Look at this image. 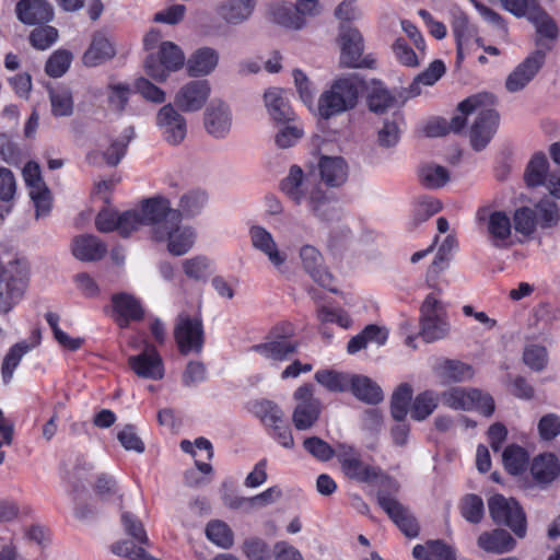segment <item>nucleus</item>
<instances>
[{
  "label": "nucleus",
  "mask_w": 560,
  "mask_h": 560,
  "mask_svg": "<svg viewBox=\"0 0 560 560\" xmlns=\"http://www.w3.org/2000/svg\"><path fill=\"white\" fill-rule=\"evenodd\" d=\"M364 89L365 82L357 73L336 77L320 94L317 105L318 114L320 117L329 119L353 109Z\"/></svg>",
  "instance_id": "obj_1"
},
{
  "label": "nucleus",
  "mask_w": 560,
  "mask_h": 560,
  "mask_svg": "<svg viewBox=\"0 0 560 560\" xmlns=\"http://www.w3.org/2000/svg\"><path fill=\"white\" fill-rule=\"evenodd\" d=\"M26 288V261L13 250L0 249V313L11 312L22 301Z\"/></svg>",
  "instance_id": "obj_2"
},
{
  "label": "nucleus",
  "mask_w": 560,
  "mask_h": 560,
  "mask_svg": "<svg viewBox=\"0 0 560 560\" xmlns=\"http://www.w3.org/2000/svg\"><path fill=\"white\" fill-rule=\"evenodd\" d=\"M494 103L492 94L482 92L467 97L458 105V110L464 114H477L469 130L470 144L476 151L488 145L499 126V114L492 108Z\"/></svg>",
  "instance_id": "obj_3"
},
{
  "label": "nucleus",
  "mask_w": 560,
  "mask_h": 560,
  "mask_svg": "<svg viewBox=\"0 0 560 560\" xmlns=\"http://www.w3.org/2000/svg\"><path fill=\"white\" fill-rule=\"evenodd\" d=\"M161 33L152 30L144 37V47L151 51L144 61V69L149 77L158 82H165L172 72L179 70L185 65V56L182 49L172 42H161Z\"/></svg>",
  "instance_id": "obj_4"
},
{
  "label": "nucleus",
  "mask_w": 560,
  "mask_h": 560,
  "mask_svg": "<svg viewBox=\"0 0 560 560\" xmlns=\"http://www.w3.org/2000/svg\"><path fill=\"white\" fill-rule=\"evenodd\" d=\"M196 238V230L182 223L179 213L171 208L167 200V210L158 219L152 240L165 244L170 254L183 256L194 247Z\"/></svg>",
  "instance_id": "obj_5"
},
{
  "label": "nucleus",
  "mask_w": 560,
  "mask_h": 560,
  "mask_svg": "<svg viewBox=\"0 0 560 560\" xmlns=\"http://www.w3.org/2000/svg\"><path fill=\"white\" fill-rule=\"evenodd\" d=\"M167 210V199L163 197H153L141 202L139 208L119 213L118 233L121 236H129L131 233L142 228H149L150 236H153V230L158 219Z\"/></svg>",
  "instance_id": "obj_6"
},
{
  "label": "nucleus",
  "mask_w": 560,
  "mask_h": 560,
  "mask_svg": "<svg viewBox=\"0 0 560 560\" xmlns=\"http://www.w3.org/2000/svg\"><path fill=\"white\" fill-rule=\"evenodd\" d=\"M399 488L395 479L384 477L382 489H378L376 494L377 503L406 536L416 537L419 534V525L409 510L397 500Z\"/></svg>",
  "instance_id": "obj_7"
},
{
  "label": "nucleus",
  "mask_w": 560,
  "mask_h": 560,
  "mask_svg": "<svg viewBox=\"0 0 560 560\" xmlns=\"http://www.w3.org/2000/svg\"><path fill=\"white\" fill-rule=\"evenodd\" d=\"M420 336L425 342H434L448 336L451 326L443 303L434 293L427 295L420 308Z\"/></svg>",
  "instance_id": "obj_8"
},
{
  "label": "nucleus",
  "mask_w": 560,
  "mask_h": 560,
  "mask_svg": "<svg viewBox=\"0 0 560 560\" xmlns=\"http://www.w3.org/2000/svg\"><path fill=\"white\" fill-rule=\"evenodd\" d=\"M442 404L454 410H477L489 417L494 411L493 398L477 388L451 387L441 393Z\"/></svg>",
  "instance_id": "obj_9"
},
{
  "label": "nucleus",
  "mask_w": 560,
  "mask_h": 560,
  "mask_svg": "<svg viewBox=\"0 0 560 560\" xmlns=\"http://www.w3.org/2000/svg\"><path fill=\"white\" fill-rule=\"evenodd\" d=\"M281 190L294 205L315 209V175L311 171L304 173L299 165H292L281 182Z\"/></svg>",
  "instance_id": "obj_10"
},
{
  "label": "nucleus",
  "mask_w": 560,
  "mask_h": 560,
  "mask_svg": "<svg viewBox=\"0 0 560 560\" xmlns=\"http://www.w3.org/2000/svg\"><path fill=\"white\" fill-rule=\"evenodd\" d=\"M560 212L556 202L545 199L538 202L535 209L527 207L517 209L514 213V229L524 235H530L540 224L542 228H550L559 221Z\"/></svg>",
  "instance_id": "obj_11"
},
{
  "label": "nucleus",
  "mask_w": 560,
  "mask_h": 560,
  "mask_svg": "<svg viewBox=\"0 0 560 560\" xmlns=\"http://www.w3.org/2000/svg\"><path fill=\"white\" fill-rule=\"evenodd\" d=\"M488 508L494 523L509 526L520 538L525 537L526 517L517 501L502 494H494L489 499Z\"/></svg>",
  "instance_id": "obj_12"
},
{
  "label": "nucleus",
  "mask_w": 560,
  "mask_h": 560,
  "mask_svg": "<svg viewBox=\"0 0 560 560\" xmlns=\"http://www.w3.org/2000/svg\"><path fill=\"white\" fill-rule=\"evenodd\" d=\"M338 43L340 46L339 65L341 68L359 69L370 68L372 65L366 58H363V37L361 33L348 25L339 26Z\"/></svg>",
  "instance_id": "obj_13"
},
{
  "label": "nucleus",
  "mask_w": 560,
  "mask_h": 560,
  "mask_svg": "<svg viewBox=\"0 0 560 560\" xmlns=\"http://www.w3.org/2000/svg\"><path fill=\"white\" fill-rule=\"evenodd\" d=\"M174 337L182 354L200 353L205 342L201 318L186 313L179 314L174 329Z\"/></svg>",
  "instance_id": "obj_14"
},
{
  "label": "nucleus",
  "mask_w": 560,
  "mask_h": 560,
  "mask_svg": "<svg viewBox=\"0 0 560 560\" xmlns=\"http://www.w3.org/2000/svg\"><path fill=\"white\" fill-rule=\"evenodd\" d=\"M337 457L342 472L349 479L365 483L377 482L378 489H382V479L388 477L380 468L365 464L360 454L351 447L342 448Z\"/></svg>",
  "instance_id": "obj_15"
},
{
  "label": "nucleus",
  "mask_w": 560,
  "mask_h": 560,
  "mask_svg": "<svg viewBox=\"0 0 560 560\" xmlns=\"http://www.w3.org/2000/svg\"><path fill=\"white\" fill-rule=\"evenodd\" d=\"M23 177L36 210V218L47 215L51 208V196L42 177L39 165L33 161L26 163L23 167Z\"/></svg>",
  "instance_id": "obj_16"
},
{
  "label": "nucleus",
  "mask_w": 560,
  "mask_h": 560,
  "mask_svg": "<svg viewBox=\"0 0 560 560\" xmlns=\"http://www.w3.org/2000/svg\"><path fill=\"white\" fill-rule=\"evenodd\" d=\"M156 126L171 145L180 144L187 136L186 118L172 105H163L156 114Z\"/></svg>",
  "instance_id": "obj_17"
},
{
  "label": "nucleus",
  "mask_w": 560,
  "mask_h": 560,
  "mask_svg": "<svg viewBox=\"0 0 560 560\" xmlns=\"http://www.w3.org/2000/svg\"><path fill=\"white\" fill-rule=\"evenodd\" d=\"M295 407L292 422L296 430L311 429L315 423V387L311 383L299 386L293 393Z\"/></svg>",
  "instance_id": "obj_18"
},
{
  "label": "nucleus",
  "mask_w": 560,
  "mask_h": 560,
  "mask_svg": "<svg viewBox=\"0 0 560 560\" xmlns=\"http://www.w3.org/2000/svg\"><path fill=\"white\" fill-rule=\"evenodd\" d=\"M315 8V0H299L292 2H273L270 5V14L273 22L290 28H301L307 13Z\"/></svg>",
  "instance_id": "obj_19"
},
{
  "label": "nucleus",
  "mask_w": 560,
  "mask_h": 560,
  "mask_svg": "<svg viewBox=\"0 0 560 560\" xmlns=\"http://www.w3.org/2000/svg\"><path fill=\"white\" fill-rule=\"evenodd\" d=\"M548 161L541 153L535 154L529 161L524 174L525 182L530 187L544 185L550 195L560 198V171L547 174Z\"/></svg>",
  "instance_id": "obj_20"
},
{
  "label": "nucleus",
  "mask_w": 560,
  "mask_h": 560,
  "mask_svg": "<svg viewBox=\"0 0 560 560\" xmlns=\"http://www.w3.org/2000/svg\"><path fill=\"white\" fill-rule=\"evenodd\" d=\"M232 122L230 106L221 100H212L205 112L206 131L215 139H224L231 131Z\"/></svg>",
  "instance_id": "obj_21"
},
{
  "label": "nucleus",
  "mask_w": 560,
  "mask_h": 560,
  "mask_svg": "<svg viewBox=\"0 0 560 560\" xmlns=\"http://www.w3.org/2000/svg\"><path fill=\"white\" fill-rule=\"evenodd\" d=\"M546 60V54L541 49L532 52L513 72L509 74L505 81V88L509 92H518L523 90L538 73Z\"/></svg>",
  "instance_id": "obj_22"
},
{
  "label": "nucleus",
  "mask_w": 560,
  "mask_h": 560,
  "mask_svg": "<svg viewBox=\"0 0 560 560\" xmlns=\"http://www.w3.org/2000/svg\"><path fill=\"white\" fill-rule=\"evenodd\" d=\"M128 363L140 377L158 381L164 376L163 360L154 346L148 342L141 353L129 357Z\"/></svg>",
  "instance_id": "obj_23"
},
{
  "label": "nucleus",
  "mask_w": 560,
  "mask_h": 560,
  "mask_svg": "<svg viewBox=\"0 0 560 560\" xmlns=\"http://www.w3.org/2000/svg\"><path fill=\"white\" fill-rule=\"evenodd\" d=\"M210 92L211 88L207 80L190 81L178 90L174 102L183 112H198L206 104Z\"/></svg>",
  "instance_id": "obj_24"
},
{
  "label": "nucleus",
  "mask_w": 560,
  "mask_h": 560,
  "mask_svg": "<svg viewBox=\"0 0 560 560\" xmlns=\"http://www.w3.org/2000/svg\"><path fill=\"white\" fill-rule=\"evenodd\" d=\"M248 233L252 246L264 254L275 268L280 269L287 262V253L279 248L272 234L266 228L252 225Z\"/></svg>",
  "instance_id": "obj_25"
},
{
  "label": "nucleus",
  "mask_w": 560,
  "mask_h": 560,
  "mask_svg": "<svg viewBox=\"0 0 560 560\" xmlns=\"http://www.w3.org/2000/svg\"><path fill=\"white\" fill-rule=\"evenodd\" d=\"M477 219L483 222L492 244L497 247L506 245L511 236L512 225L508 214L503 211H490L487 208L480 209Z\"/></svg>",
  "instance_id": "obj_26"
},
{
  "label": "nucleus",
  "mask_w": 560,
  "mask_h": 560,
  "mask_svg": "<svg viewBox=\"0 0 560 560\" xmlns=\"http://www.w3.org/2000/svg\"><path fill=\"white\" fill-rule=\"evenodd\" d=\"M317 168L320 183L328 188H339L348 179V165L341 156L322 155Z\"/></svg>",
  "instance_id": "obj_27"
},
{
  "label": "nucleus",
  "mask_w": 560,
  "mask_h": 560,
  "mask_svg": "<svg viewBox=\"0 0 560 560\" xmlns=\"http://www.w3.org/2000/svg\"><path fill=\"white\" fill-rule=\"evenodd\" d=\"M265 106L275 124L292 121L295 113L292 110L288 93L281 88H269L264 94Z\"/></svg>",
  "instance_id": "obj_28"
},
{
  "label": "nucleus",
  "mask_w": 560,
  "mask_h": 560,
  "mask_svg": "<svg viewBox=\"0 0 560 560\" xmlns=\"http://www.w3.org/2000/svg\"><path fill=\"white\" fill-rule=\"evenodd\" d=\"M40 342L39 331H34L30 338V341H21L10 348L2 362V378L5 384L10 383L13 373L20 364L22 358L36 348Z\"/></svg>",
  "instance_id": "obj_29"
},
{
  "label": "nucleus",
  "mask_w": 560,
  "mask_h": 560,
  "mask_svg": "<svg viewBox=\"0 0 560 560\" xmlns=\"http://www.w3.org/2000/svg\"><path fill=\"white\" fill-rule=\"evenodd\" d=\"M298 347L294 341L279 338L255 345L252 349L262 358L279 363L290 360L298 352Z\"/></svg>",
  "instance_id": "obj_30"
},
{
  "label": "nucleus",
  "mask_w": 560,
  "mask_h": 560,
  "mask_svg": "<svg viewBox=\"0 0 560 560\" xmlns=\"http://www.w3.org/2000/svg\"><path fill=\"white\" fill-rule=\"evenodd\" d=\"M16 14L24 24H37L52 19V9L45 0H20L16 4Z\"/></svg>",
  "instance_id": "obj_31"
},
{
  "label": "nucleus",
  "mask_w": 560,
  "mask_h": 560,
  "mask_svg": "<svg viewBox=\"0 0 560 560\" xmlns=\"http://www.w3.org/2000/svg\"><path fill=\"white\" fill-rule=\"evenodd\" d=\"M478 546L486 552L501 555L512 551L515 539L505 529L497 528L482 533L477 540Z\"/></svg>",
  "instance_id": "obj_32"
},
{
  "label": "nucleus",
  "mask_w": 560,
  "mask_h": 560,
  "mask_svg": "<svg viewBox=\"0 0 560 560\" xmlns=\"http://www.w3.org/2000/svg\"><path fill=\"white\" fill-rule=\"evenodd\" d=\"M116 54L114 43L102 33H97L83 55V63L88 67H96L112 59Z\"/></svg>",
  "instance_id": "obj_33"
},
{
  "label": "nucleus",
  "mask_w": 560,
  "mask_h": 560,
  "mask_svg": "<svg viewBox=\"0 0 560 560\" xmlns=\"http://www.w3.org/2000/svg\"><path fill=\"white\" fill-rule=\"evenodd\" d=\"M106 250V245L94 235H80L72 242V254L81 261L100 260Z\"/></svg>",
  "instance_id": "obj_34"
},
{
  "label": "nucleus",
  "mask_w": 560,
  "mask_h": 560,
  "mask_svg": "<svg viewBox=\"0 0 560 560\" xmlns=\"http://www.w3.org/2000/svg\"><path fill=\"white\" fill-rule=\"evenodd\" d=\"M219 62V54L211 47L197 49L187 60V70L191 77L211 73Z\"/></svg>",
  "instance_id": "obj_35"
},
{
  "label": "nucleus",
  "mask_w": 560,
  "mask_h": 560,
  "mask_svg": "<svg viewBox=\"0 0 560 560\" xmlns=\"http://www.w3.org/2000/svg\"><path fill=\"white\" fill-rule=\"evenodd\" d=\"M255 0H226L218 8V14L229 24L237 25L249 19Z\"/></svg>",
  "instance_id": "obj_36"
},
{
  "label": "nucleus",
  "mask_w": 560,
  "mask_h": 560,
  "mask_svg": "<svg viewBox=\"0 0 560 560\" xmlns=\"http://www.w3.org/2000/svg\"><path fill=\"white\" fill-rule=\"evenodd\" d=\"M114 311L117 314V322L121 327L130 320H138L143 316V310L138 300L129 294H117L113 296Z\"/></svg>",
  "instance_id": "obj_37"
},
{
  "label": "nucleus",
  "mask_w": 560,
  "mask_h": 560,
  "mask_svg": "<svg viewBox=\"0 0 560 560\" xmlns=\"http://www.w3.org/2000/svg\"><path fill=\"white\" fill-rule=\"evenodd\" d=\"M277 131L273 140L279 149H289L294 147L304 136L303 124L294 117L292 121H280L276 124Z\"/></svg>",
  "instance_id": "obj_38"
},
{
  "label": "nucleus",
  "mask_w": 560,
  "mask_h": 560,
  "mask_svg": "<svg viewBox=\"0 0 560 560\" xmlns=\"http://www.w3.org/2000/svg\"><path fill=\"white\" fill-rule=\"evenodd\" d=\"M349 389L360 400L376 405L384 398L381 387L371 378L363 375H352Z\"/></svg>",
  "instance_id": "obj_39"
},
{
  "label": "nucleus",
  "mask_w": 560,
  "mask_h": 560,
  "mask_svg": "<svg viewBox=\"0 0 560 560\" xmlns=\"http://www.w3.org/2000/svg\"><path fill=\"white\" fill-rule=\"evenodd\" d=\"M530 471L538 483H550L560 471L558 459L552 454L539 455L533 460Z\"/></svg>",
  "instance_id": "obj_40"
},
{
  "label": "nucleus",
  "mask_w": 560,
  "mask_h": 560,
  "mask_svg": "<svg viewBox=\"0 0 560 560\" xmlns=\"http://www.w3.org/2000/svg\"><path fill=\"white\" fill-rule=\"evenodd\" d=\"M436 374L443 383H459L474 376L472 368L457 360H445L436 368Z\"/></svg>",
  "instance_id": "obj_41"
},
{
  "label": "nucleus",
  "mask_w": 560,
  "mask_h": 560,
  "mask_svg": "<svg viewBox=\"0 0 560 560\" xmlns=\"http://www.w3.org/2000/svg\"><path fill=\"white\" fill-rule=\"evenodd\" d=\"M387 340V331L376 325H368L360 334L352 337L347 346V351L354 354L365 349L369 342H375L382 346Z\"/></svg>",
  "instance_id": "obj_42"
},
{
  "label": "nucleus",
  "mask_w": 560,
  "mask_h": 560,
  "mask_svg": "<svg viewBox=\"0 0 560 560\" xmlns=\"http://www.w3.org/2000/svg\"><path fill=\"white\" fill-rule=\"evenodd\" d=\"M445 73V65L441 60H434L421 73H419L412 83L406 90L407 97H416L421 94V85H433Z\"/></svg>",
  "instance_id": "obj_43"
},
{
  "label": "nucleus",
  "mask_w": 560,
  "mask_h": 560,
  "mask_svg": "<svg viewBox=\"0 0 560 560\" xmlns=\"http://www.w3.org/2000/svg\"><path fill=\"white\" fill-rule=\"evenodd\" d=\"M207 201L208 195L205 190L191 189L180 197L178 210L176 211L179 213L180 219L182 215L186 218H194L202 211Z\"/></svg>",
  "instance_id": "obj_44"
},
{
  "label": "nucleus",
  "mask_w": 560,
  "mask_h": 560,
  "mask_svg": "<svg viewBox=\"0 0 560 560\" xmlns=\"http://www.w3.org/2000/svg\"><path fill=\"white\" fill-rule=\"evenodd\" d=\"M412 387L408 383L400 384L393 393L390 412L393 418L401 422L405 420L412 398Z\"/></svg>",
  "instance_id": "obj_45"
},
{
  "label": "nucleus",
  "mask_w": 560,
  "mask_h": 560,
  "mask_svg": "<svg viewBox=\"0 0 560 560\" xmlns=\"http://www.w3.org/2000/svg\"><path fill=\"white\" fill-rule=\"evenodd\" d=\"M419 180L428 189H439L450 180V174L444 166L425 164L419 168Z\"/></svg>",
  "instance_id": "obj_46"
},
{
  "label": "nucleus",
  "mask_w": 560,
  "mask_h": 560,
  "mask_svg": "<svg viewBox=\"0 0 560 560\" xmlns=\"http://www.w3.org/2000/svg\"><path fill=\"white\" fill-rule=\"evenodd\" d=\"M51 113L56 117L70 116L73 113V98L71 91L66 86L49 90Z\"/></svg>",
  "instance_id": "obj_47"
},
{
  "label": "nucleus",
  "mask_w": 560,
  "mask_h": 560,
  "mask_svg": "<svg viewBox=\"0 0 560 560\" xmlns=\"http://www.w3.org/2000/svg\"><path fill=\"white\" fill-rule=\"evenodd\" d=\"M135 131L132 127L124 129L120 137L109 144V147L102 153L103 160L110 166H116L126 153L129 142L132 140Z\"/></svg>",
  "instance_id": "obj_48"
},
{
  "label": "nucleus",
  "mask_w": 560,
  "mask_h": 560,
  "mask_svg": "<svg viewBox=\"0 0 560 560\" xmlns=\"http://www.w3.org/2000/svg\"><path fill=\"white\" fill-rule=\"evenodd\" d=\"M438 407V395L432 390H425L416 396L410 407L411 418L422 421L433 413Z\"/></svg>",
  "instance_id": "obj_49"
},
{
  "label": "nucleus",
  "mask_w": 560,
  "mask_h": 560,
  "mask_svg": "<svg viewBox=\"0 0 560 560\" xmlns=\"http://www.w3.org/2000/svg\"><path fill=\"white\" fill-rule=\"evenodd\" d=\"M452 28L457 46H460L462 42L470 43L474 38L478 46H482L481 38L477 37V28L469 23L465 13L458 12L454 15Z\"/></svg>",
  "instance_id": "obj_50"
},
{
  "label": "nucleus",
  "mask_w": 560,
  "mask_h": 560,
  "mask_svg": "<svg viewBox=\"0 0 560 560\" xmlns=\"http://www.w3.org/2000/svg\"><path fill=\"white\" fill-rule=\"evenodd\" d=\"M502 459L510 474L518 475L527 467L528 454L518 445H509L502 454Z\"/></svg>",
  "instance_id": "obj_51"
},
{
  "label": "nucleus",
  "mask_w": 560,
  "mask_h": 560,
  "mask_svg": "<svg viewBox=\"0 0 560 560\" xmlns=\"http://www.w3.org/2000/svg\"><path fill=\"white\" fill-rule=\"evenodd\" d=\"M207 538L220 548L232 547L234 537L229 525L222 521H211L206 527Z\"/></svg>",
  "instance_id": "obj_52"
},
{
  "label": "nucleus",
  "mask_w": 560,
  "mask_h": 560,
  "mask_svg": "<svg viewBox=\"0 0 560 560\" xmlns=\"http://www.w3.org/2000/svg\"><path fill=\"white\" fill-rule=\"evenodd\" d=\"M527 20L532 22L536 28V32L550 40H555L558 37V26L555 20L540 7L536 9Z\"/></svg>",
  "instance_id": "obj_53"
},
{
  "label": "nucleus",
  "mask_w": 560,
  "mask_h": 560,
  "mask_svg": "<svg viewBox=\"0 0 560 560\" xmlns=\"http://www.w3.org/2000/svg\"><path fill=\"white\" fill-rule=\"evenodd\" d=\"M351 376L350 374L325 370L317 373V383L330 392L341 393L349 389Z\"/></svg>",
  "instance_id": "obj_54"
},
{
  "label": "nucleus",
  "mask_w": 560,
  "mask_h": 560,
  "mask_svg": "<svg viewBox=\"0 0 560 560\" xmlns=\"http://www.w3.org/2000/svg\"><path fill=\"white\" fill-rule=\"evenodd\" d=\"M254 412L268 429L284 419L283 410L276 402L270 400L257 402L254 407Z\"/></svg>",
  "instance_id": "obj_55"
},
{
  "label": "nucleus",
  "mask_w": 560,
  "mask_h": 560,
  "mask_svg": "<svg viewBox=\"0 0 560 560\" xmlns=\"http://www.w3.org/2000/svg\"><path fill=\"white\" fill-rule=\"evenodd\" d=\"M72 61V55L68 50L55 51L46 62V73L51 78H60L69 69Z\"/></svg>",
  "instance_id": "obj_56"
},
{
  "label": "nucleus",
  "mask_w": 560,
  "mask_h": 560,
  "mask_svg": "<svg viewBox=\"0 0 560 560\" xmlns=\"http://www.w3.org/2000/svg\"><path fill=\"white\" fill-rule=\"evenodd\" d=\"M395 98L392 94L378 85L373 88L368 97V105L370 110L376 114H383L394 105Z\"/></svg>",
  "instance_id": "obj_57"
},
{
  "label": "nucleus",
  "mask_w": 560,
  "mask_h": 560,
  "mask_svg": "<svg viewBox=\"0 0 560 560\" xmlns=\"http://www.w3.org/2000/svg\"><path fill=\"white\" fill-rule=\"evenodd\" d=\"M120 518L121 525L127 535L131 536L135 539V541L140 545L148 544V536L144 530V527L136 515L129 512H122Z\"/></svg>",
  "instance_id": "obj_58"
},
{
  "label": "nucleus",
  "mask_w": 560,
  "mask_h": 560,
  "mask_svg": "<svg viewBox=\"0 0 560 560\" xmlns=\"http://www.w3.org/2000/svg\"><path fill=\"white\" fill-rule=\"evenodd\" d=\"M182 266L187 277L199 280L206 278L209 273L211 261L205 256H195L185 259Z\"/></svg>",
  "instance_id": "obj_59"
},
{
  "label": "nucleus",
  "mask_w": 560,
  "mask_h": 560,
  "mask_svg": "<svg viewBox=\"0 0 560 560\" xmlns=\"http://www.w3.org/2000/svg\"><path fill=\"white\" fill-rule=\"evenodd\" d=\"M293 80L301 101L307 106V108L311 112H313L315 108V102L312 90V82L308 80L306 74L300 69L293 70Z\"/></svg>",
  "instance_id": "obj_60"
},
{
  "label": "nucleus",
  "mask_w": 560,
  "mask_h": 560,
  "mask_svg": "<svg viewBox=\"0 0 560 560\" xmlns=\"http://www.w3.org/2000/svg\"><path fill=\"white\" fill-rule=\"evenodd\" d=\"M133 86L137 93H139L143 98L152 103L161 104L166 98L165 92L163 90H161L143 77L138 78L135 81Z\"/></svg>",
  "instance_id": "obj_61"
},
{
  "label": "nucleus",
  "mask_w": 560,
  "mask_h": 560,
  "mask_svg": "<svg viewBox=\"0 0 560 560\" xmlns=\"http://www.w3.org/2000/svg\"><path fill=\"white\" fill-rule=\"evenodd\" d=\"M58 38V32L52 26L35 28L30 35L31 44L40 50L49 48Z\"/></svg>",
  "instance_id": "obj_62"
},
{
  "label": "nucleus",
  "mask_w": 560,
  "mask_h": 560,
  "mask_svg": "<svg viewBox=\"0 0 560 560\" xmlns=\"http://www.w3.org/2000/svg\"><path fill=\"white\" fill-rule=\"evenodd\" d=\"M393 52L395 58L402 66L406 67H418L420 61L415 50L406 43L404 38H397L393 46Z\"/></svg>",
  "instance_id": "obj_63"
},
{
  "label": "nucleus",
  "mask_w": 560,
  "mask_h": 560,
  "mask_svg": "<svg viewBox=\"0 0 560 560\" xmlns=\"http://www.w3.org/2000/svg\"><path fill=\"white\" fill-rule=\"evenodd\" d=\"M524 363L534 371H541L547 364L546 349L538 345H529L523 352Z\"/></svg>",
  "instance_id": "obj_64"
}]
</instances>
